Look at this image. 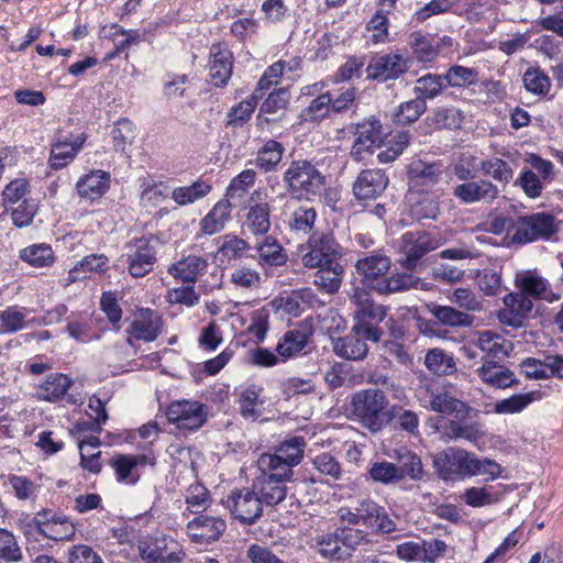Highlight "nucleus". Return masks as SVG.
I'll return each mask as SVG.
<instances>
[{"mask_svg": "<svg viewBox=\"0 0 563 563\" xmlns=\"http://www.w3.org/2000/svg\"><path fill=\"white\" fill-rule=\"evenodd\" d=\"M391 265L390 258L380 253L358 258L355 269L362 283L380 295H388L416 288L419 279L411 274L402 273L386 277Z\"/></svg>", "mask_w": 563, "mask_h": 563, "instance_id": "f257e3e1", "label": "nucleus"}, {"mask_svg": "<svg viewBox=\"0 0 563 563\" xmlns=\"http://www.w3.org/2000/svg\"><path fill=\"white\" fill-rule=\"evenodd\" d=\"M386 395L377 388L356 391L351 399L353 415L373 433L380 431L391 420Z\"/></svg>", "mask_w": 563, "mask_h": 563, "instance_id": "f03ea898", "label": "nucleus"}, {"mask_svg": "<svg viewBox=\"0 0 563 563\" xmlns=\"http://www.w3.org/2000/svg\"><path fill=\"white\" fill-rule=\"evenodd\" d=\"M283 181L294 197L311 199L321 192L325 177L310 161L296 159L285 169Z\"/></svg>", "mask_w": 563, "mask_h": 563, "instance_id": "7ed1b4c3", "label": "nucleus"}, {"mask_svg": "<svg viewBox=\"0 0 563 563\" xmlns=\"http://www.w3.org/2000/svg\"><path fill=\"white\" fill-rule=\"evenodd\" d=\"M416 397L423 408L443 415L463 418L470 411V407L453 395L451 384L421 383L416 389Z\"/></svg>", "mask_w": 563, "mask_h": 563, "instance_id": "20e7f679", "label": "nucleus"}, {"mask_svg": "<svg viewBox=\"0 0 563 563\" xmlns=\"http://www.w3.org/2000/svg\"><path fill=\"white\" fill-rule=\"evenodd\" d=\"M301 264L308 269L333 264L341 258V246L330 231L312 232L305 245L300 246Z\"/></svg>", "mask_w": 563, "mask_h": 563, "instance_id": "39448f33", "label": "nucleus"}, {"mask_svg": "<svg viewBox=\"0 0 563 563\" xmlns=\"http://www.w3.org/2000/svg\"><path fill=\"white\" fill-rule=\"evenodd\" d=\"M136 547L144 563H181L185 559L177 541L164 533L144 536Z\"/></svg>", "mask_w": 563, "mask_h": 563, "instance_id": "423d86ee", "label": "nucleus"}, {"mask_svg": "<svg viewBox=\"0 0 563 563\" xmlns=\"http://www.w3.org/2000/svg\"><path fill=\"white\" fill-rule=\"evenodd\" d=\"M156 245L152 236H141L125 243L124 252L119 261H122L129 274L134 278H141L153 271L156 262Z\"/></svg>", "mask_w": 563, "mask_h": 563, "instance_id": "0eeeda50", "label": "nucleus"}, {"mask_svg": "<svg viewBox=\"0 0 563 563\" xmlns=\"http://www.w3.org/2000/svg\"><path fill=\"white\" fill-rule=\"evenodd\" d=\"M558 231L555 218L545 212L520 217L514 222L509 232L514 243L526 244L536 240L550 239Z\"/></svg>", "mask_w": 563, "mask_h": 563, "instance_id": "6e6552de", "label": "nucleus"}, {"mask_svg": "<svg viewBox=\"0 0 563 563\" xmlns=\"http://www.w3.org/2000/svg\"><path fill=\"white\" fill-rule=\"evenodd\" d=\"M472 453L457 448H448L432 455V467L445 482L471 477Z\"/></svg>", "mask_w": 563, "mask_h": 563, "instance_id": "1a4fd4ad", "label": "nucleus"}, {"mask_svg": "<svg viewBox=\"0 0 563 563\" xmlns=\"http://www.w3.org/2000/svg\"><path fill=\"white\" fill-rule=\"evenodd\" d=\"M157 461V454L153 449L148 448L140 454H115L109 465L114 471L115 478L119 483L125 485H134L140 479L139 466H154Z\"/></svg>", "mask_w": 563, "mask_h": 563, "instance_id": "9d476101", "label": "nucleus"}, {"mask_svg": "<svg viewBox=\"0 0 563 563\" xmlns=\"http://www.w3.org/2000/svg\"><path fill=\"white\" fill-rule=\"evenodd\" d=\"M166 416L168 421L184 433L198 430L207 420L205 406L190 400L174 401L168 406Z\"/></svg>", "mask_w": 563, "mask_h": 563, "instance_id": "9b49d317", "label": "nucleus"}, {"mask_svg": "<svg viewBox=\"0 0 563 563\" xmlns=\"http://www.w3.org/2000/svg\"><path fill=\"white\" fill-rule=\"evenodd\" d=\"M224 506L235 519L245 525L254 523L263 512V505L253 486L231 492Z\"/></svg>", "mask_w": 563, "mask_h": 563, "instance_id": "f8f14e48", "label": "nucleus"}, {"mask_svg": "<svg viewBox=\"0 0 563 563\" xmlns=\"http://www.w3.org/2000/svg\"><path fill=\"white\" fill-rule=\"evenodd\" d=\"M439 241L426 231L406 232L399 241V250L404 254L402 267L412 269L429 252L439 247Z\"/></svg>", "mask_w": 563, "mask_h": 563, "instance_id": "ddd939ff", "label": "nucleus"}, {"mask_svg": "<svg viewBox=\"0 0 563 563\" xmlns=\"http://www.w3.org/2000/svg\"><path fill=\"white\" fill-rule=\"evenodd\" d=\"M443 178L444 168L439 162L416 161L410 164L408 169L409 190L440 192L438 186Z\"/></svg>", "mask_w": 563, "mask_h": 563, "instance_id": "4468645a", "label": "nucleus"}, {"mask_svg": "<svg viewBox=\"0 0 563 563\" xmlns=\"http://www.w3.org/2000/svg\"><path fill=\"white\" fill-rule=\"evenodd\" d=\"M186 525V534L191 542L210 544L220 539L227 529L225 521L218 516L197 514Z\"/></svg>", "mask_w": 563, "mask_h": 563, "instance_id": "2eb2a0df", "label": "nucleus"}, {"mask_svg": "<svg viewBox=\"0 0 563 563\" xmlns=\"http://www.w3.org/2000/svg\"><path fill=\"white\" fill-rule=\"evenodd\" d=\"M408 68L409 59L395 52L373 57L366 67V74L369 79L386 81L398 78Z\"/></svg>", "mask_w": 563, "mask_h": 563, "instance_id": "dca6fc26", "label": "nucleus"}, {"mask_svg": "<svg viewBox=\"0 0 563 563\" xmlns=\"http://www.w3.org/2000/svg\"><path fill=\"white\" fill-rule=\"evenodd\" d=\"M500 190L496 184L488 179L477 181L465 180L454 187L453 196L465 205L476 202H493L498 198Z\"/></svg>", "mask_w": 563, "mask_h": 563, "instance_id": "f3484780", "label": "nucleus"}, {"mask_svg": "<svg viewBox=\"0 0 563 563\" xmlns=\"http://www.w3.org/2000/svg\"><path fill=\"white\" fill-rule=\"evenodd\" d=\"M33 523L43 537L54 541L69 540L76 531L75 526L66 517H48L46 511L37 512Z\"/></svg>", "mask_w": 563, "mask_h": 563, "instance_id": "a211bd4d", "label": "nucleus"}, {"mask_svg": "<svg viewBox=\"0 0 563 563\" xmlns=\"http://www.w3.org/2000/svg\"><path fill=\"white\" fill-rule=\"evenodd\" d=\"M209 59V75L212 84L217 87H224L232 75V53L225 45L216 43L210 47Z\"/></svg>", "mask_w": 563, "mask_h": 563, "instance_id": "6ab92c4d", "label": "nucleus"}, {"mask_svg": "<svg viewBox=\"0 0 563 563\" xmlns=\"http://www.w3.org/2000/svg\"><path fill=\"white\" fill-rule=\"evenodd\" d=\"M355 140L351 155L361 159L362 155L382 143V123L378 119L369 118L356 125Z\"/></svg>", "mask_w": 563, "mask_h": 563, "instance_id": "aec40b11", "label": "nucleus"}, {"mask_svg": "<svg viewBox=\"0 0 563 563\" xmlns=\"http://www.w3.org/2000/svg\"><path fill=\"white\" fill-rule=\"evenodd\" d=\"M358 517L361 523L374 532L389 533L396 528L385 508L369 498L358 503Z\"/></svg>", "mask_w": 563, "mask_h": 563, "instance_id": "412c9836", "label": "nucleus"}, {"mask_svg": "<svg viewBox=\"0 0 563 563\" xmlns=\"http://www.w3.org/2000/svg\"><path fill=\"white\" fill-rule=\"evenodd\" d=\"M388 185V177L380 169H366L360 173L353 185V194L357 200H374L379 197Z\"/></svg>", "mask_w": 563, "mask_h": 563, "instance_id": "4be33fe9", "label": "nucleus"}, {"mask_svg": "<svg viewBox=\"0 0 563 563\" xmlns=\"http://www.w3.org/2000/svg\"><path fill=\"white\" fill-rule=\"evenodd\" d=\"M516 159L510 152H503L501 157H490L478 162L479 172L492 177L496 185L504 188L511 183L515 175Z\"/></svg>", "mask_w": 563, "mask_h": 563, "instance_id": "5701e85b", "label": "nucleus"}, {"mask_svg": "<svg viewBox=\"0 0 563 563\" xmlns=\"http://www.w3.org/2000/svg\"><path fill=\"white\" fill-rule=\"evenodd\" d=\"M441 192L408 190L407 201L410 214L420 221L423 219H437L440 213L439 198Z\"/></svg>", "mask_w": 563, "mask_h": 563, "instance_id": "b1692460", "label": "nucleus"}, {"mask_svg": "<svg viewBox=\"0 0 563 563\" xmlns=\"http://www.w3.org/2000/svg\"><path fill=\"white\" fill-rule=\"evenodd\" d=\"M111 175L101 169H92L76 183L78 196L87 200L101 198L110 188Z\"/></svg>", "mask_w": 563, "mask_h": 563, "instance_id": "393cba45", "label": "nucleus"}, {"mask_svg": "<svg viewBox=\"0 0 563 563\" xmlns=\"http://www.w3.org/2000/svg\"><path fill=\"white\" fill-rule=\"evenodd\" d=\"M162 328V318L155 311L146 309L132 321L129 332L135 340L152 342L159 335Z\"/></svg>", "mask_w": 563, "mask_h": 563, "instance_id": "a878e982", "label": "nucleus"}, {"mask_svg": "<svg viewBox=\"0 0 563 563\" xmlns=\"http://www.w3.org/2000/svg\"><path fill=\"white\" fill-rule=\"evenodd\" d=\"M476 374L484 384L494 388L505 389L518 384L515 373L495 361H485Z\"/></svg>", "mask_w": 563, "mask_h": 563, "instance_id": "bb28decb", "label": "nucleus"}, {"mask_svg": "<svg viewBox=\"0 0 563 563\" xmlns=\"http://www.w3.org/2000/svg\"><path fill=\"white\" fill-rule=\"evenodd\" d=\"M333 351L341 358L361 361L366 357L368 345L363 340L356 327L353 325L349 334L334 341Z\"/></svg>", "mask_w": 563, "mask_h": 563, "instance_id": "cd10ccee", "label": "nucleus"}, {"mask_svg": "<svg viewBox=\"0 0 563 563\" xmlns=\"http://www.w3.org/2000/svg\"><path fill=\"white\" fill-rule=\"evenodd\" d=\"M71 385V379L64 374L54 373L36 385L35 397L38 400L56 402L62 399Z\"/></svg>", "mask_w": 563, "mask_h": 563, "instance_id": "c85d7f7f", "label": "nucleus"}, {"mask_svg": "<svg viewBox=\"0 0 563 563\" xmlns=\"http://www.w3.org/2000/svg\"><path fill=\"white\" fill-rule=\"evenodd\" d=\"M234 206L225 199L218 201L212 209L200 220L199 229L205 235H213L225 228L231 220V210Z\"/></svg>", "mask_w": 563, "mask_h": 563, "instance_id": "c756f323", "label": "nucleus"}, {"mask_svg": "<svg viewBox=\"0 0 563 563\" xmlns=\"http://www.w3.org/2000/svg\"><path fill=\"white\" fill-rule=\"evenodd\" d=\"M262 505L276 506L282 503L287 494L288 488L286 482L269 479L256 476L252 483Z\"/></svg>", "mask_w": 563, "mask_h": 563, "instance_id": "7c9ffc66", "label": "nucleus"}, {"mask_svg": "<svg viewBox=\"0 0 563 563\" xmlns=\"http://www.w3.org/2000/svg\"><path fill=\"white\" fill-rule=\"evenodd\" d=\"M254 249L257 252V262L262 267L282 266L288 260L285 249L273 236H264L255 243Z\"/></svg>", "mask_w": 563, "mask_h": 563, "instance_id": "2f4dec72", "label": "nucleus"}, {"mask_svg": "<svg viewBox=\"0 0 563 563\" xmlns=\"http://www.w3.org/2000/svg\"><path fill=\"white\" fill-rule=\"evenodd\" d=\"M208 267V262L198 255H188L172 264L168 273L185 283H195Z\"/></svg>", "mask_w": 563, "mask_h": 563, "instance_id": "473e14b6", "label": "nucleus"}, {"mask_svg": "<svg viewBox=\"0 0 563 563\" xmlns=\"http://www.w3.org/2000/svg\"><path fill=\"white\" fill-rule=\"evenodd\" d=\"M263 387L257 384L242 386L239 391V409L245 419H257L263 409Z\"/></svg>", "mask_w": 563, "mask_h": 563, "instance_id": "72a5a7b5", "label": "nucleus"}, {"mask_svg": "<svg viewBox=\"0 0 563 563\" xmlns=\"http://www.w3.org/2000/svg\"><path fill=\"white\" fill-rule=\"evenodd\" d=\"M85 140L84 134H79L69 140L54 143L49 157L51 167L53 169H60L68 165L82 147Z\"/></svg>", "mask_w": 563, "mask_h": 563, "instance_id": "f704fd0d", "label": "nucleus"}, {"mask_svg": "<svg viewBox=\"0 0 563 563\" xmlns=\"http://www.w3.org/2000/svg\"><path fill=\"white\" fill-rule=\"evenodd\" d=\"M258 475L269 479L289 482L294 476V470L282 461L275 453H263L257 459Z\"/></svg>", "mask_w": 563, "mask_h": 563, "instance_id": "c9c22d12", "label": "nucleus"}, {"mask_svg": "<svg viewBox=\"0 0 563 563\" xmlns=\"http://www.w3.org/2000/svg\"><path fill=\"white\" fill-rule=\"evenodd\" d=\"M211 190V184L202 178H198L191 185L174 188L170 192V198L177 206L185 207L203 199Z\"/></svg>", "mask_w": 563, "mask_h": 563, "instance_id": "e433bc0d", "label": "nucleus"}, {"mask_svg": "<svg viewBox=\"0 0 563 563\" xmlns=\"http://www.w3.org/2000/svg\"><path fill=\"white\" fill-rule=\"evenodd\" d=\"M314 285L327 294H335L342 284L344 268L340 261L317 268Z\"/></svg>", "mask_w": 563, "mask_h": 563, "instance_id": "4c0bfd02", "label": "nucleus"}, {"mask_svg": "<svg viewBox=\"0 0 563 563\" xmlns=\"http://www.w3.org/2000/svg\"><path fill=\"white\" fill-rule=\"evenodd\" d=\"M476 346L490 357L508 356L514 349L511 341L490 331L477 333Z\"/></svg>", "mask_w": 563, "mask_h": 563, "instance_id": "58836bf2", "label": "nucleus"}, {"mask_svg": "<svg viewBox=\"0 0 563 563\" xmlns=\"http://www.w3.org/2000/svg\"><path fill=\"white\" fill-rule=\"evenodd\" d=\"M542 398V394L538 390L515 394L508 398L498 400L494 405V412L497 415H515L520 413L527 409L531 404L539 401Z\"/></svg>", "mask_w": 563, "mask_h": 563, "instance_id": "ea45409f", "label": "nucleus"}, {"mask_svg": "<svg viewBox=\"0 0 563 563\" xmlns=\"http://www.w3.org/2000/svg\"><path fill=\"white\" fill-rule=\"evenodd\" d=\"M395 459L398 461V471H400L399 481L409 478L413 482L422 481L424 468L420 456L410 450H397Z\"/></svg>", "mask_w": 563, "mask_h": 563, "instance_id": "a19ab883", "label": "nucleus"}, {"mask_svg": "<svg viewBox=\"0 0 563 563\" xmlns=\"http://www.w3.org/2000/svg\"><path fill=\"white\" fill-rule=\"evenodd\" d=\"M464 120V113L456 107L443 106L435 108L427 117L428 124L433 129H460Z\"/></svg>", "mask_w": 563, "mask_h": 563, "instance_id": "79ce46f5", "label": "nucleus"}, {"mask_svg": "<svg viewBox=\"0 0 563 563\" xmlns=\"http://www.w3.org/2000/svg\"><path fill=\"white\" fill-rule=\"evenodd\" d=\"M256 173L254 169H244L233 177L227 187L224 199L234 207L243 202L249 189L254 185Z\"/></svg>", "mask_w": 563, "mask_h": 563, "instance_id": "37998d69", "label": "nucleus"}, {"mask_svg": "<svg viewBox=\"0 0 563 563\" xmlns=\"http://www.w3.org/2000/svg\"><path fill=\"white\" fill-rule=\"evenodd\" d=\"M108 264L109 258L104 254L87 255L68 272V279L74 283L84 279L87 273H104Z\"/></svg>", "mask_w": 563, "mask_h": 563, "instance_id": "c03bdc74", "label": "nucleus"}, {"mask_svg": "<svg viewBox=\"0 0 563 563\" xmlns=\"http://www.w3.org/2000/svg\"><path fill=\"white\" fill-rule=\"evenodd\" d=\"M245 224L255 235L265 234L271 229V207L266 202L255 203L250 207Z\"/></svg>", "mask_w": 563, "mask_h": 563, "instance_id": "a18cd8bd", "label": "nucleus"}, {"mask_svg": "<svg viewBox=\"0 0 563 563\" xmlns=\"http://www.w3.org/2000/svg\"><path fill=\"white\" fill-rule=\"evenodd\" d=\"M305 448V439L296 435L282 442L274 453L294 470L302 461Z\"/></svg>", "mask_w": 563, "mask_h": 563, "instance_id": "49530a36", "label": "nucleus"}, {"mask_svg": "<svg viewBox=\"0 0 563 563\" xmlns=\"http://www.w3.org/2000/svg\"><path fill=\"white\" fill-rule=\"evenodd\" d=\"M424 365L435 375H451L456 371L454 357L441 349L429 350L424 357Z\"/></svg>", "mask_w": 563, "mask_h": 563, "instance_id": "de8ad7c7", "label": "nucleus"}, {"mask_svg": "<svg viewBox=\"0 0 563 563\" xmlns=\"http://www.w3.org/2000/svg\"><path fill=\"white\" fill-rule=\"evenodd\" d=\"M285 147L275 140H268L260 148L256 157V165L264 172L274 170L280 163Z\"/></svg>", "mask_w": 563, "mask_h": 563, "instance_id": "09e8293b", "label": "nucleus"}, {"mask_svg": "<svg viewBox=\"0 0 563 563\" xmlns=\"http://www.w3.org/2000/svg\"><path fill=\"white\" fill-rule=\"evenodd\" d=\"M308 333L301 330L287 331L279 343L277 344V352L283 357H292L298 355L307 345Z\"/></svg>", "mask_w": 563, "mask_h": 563, "instance_id": "8fccbe9b", "label": "nucleus"}, {"mask_svg": "<svg viewBox=\"0 0 563 563\" xmlns=\"http://www.w3.org/2000/svg\"><path fill=\"white\" fill-rule=\"evenodd\" d=\"M317 220V212L314 208L307 206H299L292 211L288 219L289 229L297 234L311 233Z\"/></svg>", "mask_w": 563, "mask_h": 563, "instance_id": "3c124183", "label": "nucleus"}, {"mask_svg": "<svg viewBox=\"0 0 563 563\" xmlns=\"http://www.w3.org/2000/svg\"><path fill=\"white\" fill-rule=\"evenodd\" d=\"M112 139L115 151L125 153L136 139V126L128 118L120 119L113 130Z\"/></svg>", "mask_w": 563, "mask_h": 563, "instance_id": "603ef678", "label": "nucleus"}, {"mask_svg": "<svg viewBox=\"0 0 563 563\" xmlns=\"http://www.w3.org/2000/svg\"><path fill=\"white\" fill-rule=\"evenodd\" d=\"M22 261L33 267H48L54 261V252L48 244H34L23 249L20 253Z\"/></svg>", "mask_w": 563, "mask_h": 563, "instance_id": "864d4df0", "label": "nucleus"}, {"mask_svg": "<svg viewBox=\"0 0 563 563\" xmlns=\"http://www.w3.org/2000/svg\"><path fill=\"white\" fill-rule=\"evenodd\" d=\"M209 490L200 483L191 484L185 493V504L191 514H201L211 505Z\"/></svg>", "mask_w": 563, "mask_h": 563, "instance_id": "5fc2aeb1", "label": "nucleus"}, {"mask_svg": "<svg viewBox=\"0 0 563 563\" xmlns=\"http://www.w3.org/2000/svg\"><path fill=\"white\" fill-rule=\"evenodd\" d=\"M318 552L324 559L331 561H343L351 556L349 549H345L341 536H325L318 540Z\"/></svg>", "mask_w": 563, "mask_h": 563, "instance_id": "6e6d98bb", "label": "nucleus"}, {"mask_svg": "<svg viewBox=\"0 0 563 563\" xmlns=\"http://www.w3.org/2000/svg\"><path fill=\"white\" fill-rule=\"evenodd\" d=\"M430 311L439 322L445 325L470 327L473 323V317L451 306H434Z\"/></svg>", "mask_w": 563, "mask_h": 563, "instance_id": "4d7b16f0", "label": "nucleus"}, {"mask_svg": "<svg viewBox=\"0 0 563 563\" xmlns=\"http://www.w3.org/2000/svg\"><path fill=\"white\" fill-rule=\"evenodd\" d=\"M445 87L444 77L427 74L416 80L415 93L418 99H433L439 96Z\"/></svg>", "mask_w": 563, "mask_h": 563, "instance_id": "13d9d810", "label": "nucleus"}, {"mask_svg": "<svg viewBox=\"0 0 563 563\" xmlns=\"http://www.w3.org/2000/svg\"><path fill=\"white\" fill-rule=\"evenodd\" d=\"M367 474L369 478L383 485H390L400 482V471H398V466L391 462L379 461L374 462L368 467Z\"/></svg>", "mask_w": 563, "mask_h": 563, "instance_id": "bf43d9fd", "label": "nucleus"}, {"mask_svg": "<svg viewBox=\"0 0 563 563\" xmlns=\"http://www.w3.org/2000/svg\"><path fill=\"white\" fill-rule=\"evenodd\" d=\"M314 295L311 289L305 288L292 291L290 295L276 298L273 305L283 310L285 313L298 316L301 312L300 301H308L313 298Z\"/></svg>", "mask_w": 563, "mask_h": 563, "instance_id": "052dcab7", "label": "nucleus"}, {"mask_svg": "<svg viewBox=\"0 0 563 563\" xmlns=\"http://www.w3.org/2000/svg\"><path fill=\"white\" fill-rule=\"evenodd\" d=\"M260 97L252 95L239 104L232 107L228 112L227 125L239 128L242 126L246 121L250 120L254 110L257 107Z\"/></svg>", "mask_w": 563, "mask_h": 563, "instance_id": "680f3d73", "label": "nucleus"}, {"mask_svg": "<svg viewBox=\"0 0 563 563\" xmlns=\"http://www.w3.org/2000/svg\"><path fill=\"white\" fill-rule=\"evenodd\" d=\"M427 110L426 101L412 99L398 106L394 113V121L399 125L411 124Z\"/></svg>", "mask_w": 563, "mask_h": 563, "instance_id": "e2e57ef3", "label": "nucleus"}, {"mask_svg": "<svg viewBox=\"0 0 563 563\" xmlns=\"http://www.w3.org/2000/svg\"><path fill=\"white\" fill-rule=\"evenodd\" d=\"M330 103L331 95L329 92L321 93L301 110L299 118L303 122H319L329 114Z\"/></svg>", "mask_w": 563, "mask_h": 563, "instance_id": "0e129e2a", "label": "nucleus"}, {"mask_svg": "<svg viewBox=\"0 0 563 563\" xmlns=\"http://www.w3.org/2000/svg\"><path fill=\"white\" fill-rule=\"evenodd\" d=\"M388 26L387 12H384L383 10L376 11L366 24L368 41L374 45L387 43L389 35Z\"/></svg>", "mask_w": 563, "mask_h": 563, "instance_id": "69168bd1", "label": "nucleus"}, {"mask_svg": "<svg viewBox=\"0 0 563 563\" xmlns=\"http://www.w3.org/2000/svg\"><path fill=\"white\" fill-rule=\"evenodd\" d=\"M410 46L413 56L421 63L432 62L438 53V46L433 45L432 41L420 32H413L410 35Z\"/></svg>", "mask_w": 563, "mask_h": 563, "instance_id": "338daca9", "label": "nucleus"}, {"mask_svg": "<svg viewBox=\"0 0 563 563\" xmlns=\"http://www.w3.org/2000/svg\"><path fill=\"white\" fill-rule=\"evenodd\" d=\"M247 249L249 243L245 240L236 235L227 234L222 238V243L217 251L216 257L222 263L235 260Z\"/></svg>", "mask_w": 563, "mask_h": 563, "instance_id": "774afa93", "label": "nucleus"}]
</instances>
